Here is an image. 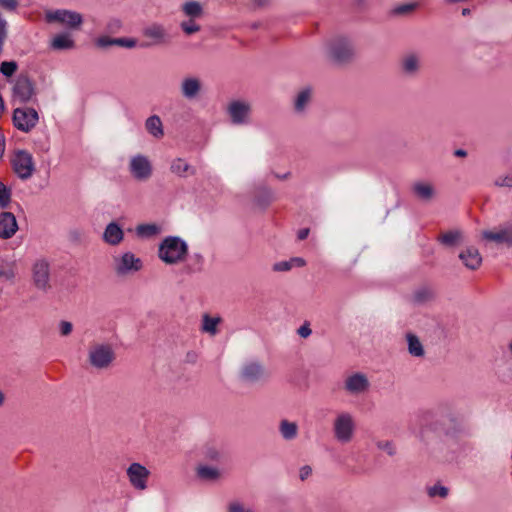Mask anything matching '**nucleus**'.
<instances>
[{
  "instance_id": "38",
  "label": "nucleus",
  "mask_w": 512,
  "mask_h": 512,
  "mask_svg": "<svg viewBox=\"0 0 512 512\" xmlns=\"http://www.w3.org/2000/svg\"><path fill=\"white\" fill-rule=\"evenodd\" d=\"M461 238V232L458 231V230H451V231H448L444 234H442L438 240L444 244V245H448V246H452L454 244H456Z\"/></svg>"
},
{
  "instance_id": "32",
  "label": "nucleus",
  "mask_w": 512,
  "mask_h": 512,
  "mask_svg": "<svg viewBox=\"0 0 512 512\" xmlns=\"http://www.w3.org/2000/svg\"><path fill=\"white\" fill-rule=\"evenodd\" d=\"M136 235L142 239H149L161 233V227L155 223L140 224L135 229Z\"/></svg>"
},
{
  "instance_id": "24",
  "label": "nucleus",
  "mask_w": 512,
  "mask_h": 512,
  "mask_svg": "<svg viewBox=\"0 0 512 512\" xmlns=\"http://www.w3.org/2000/svg\"><path fill=\"white\" fill-rule=\"evenodd\" d=\"M74 47L75 41L68 31L56 34L50 41V48L54 51L71 50Z\"/></svg>"
},
{
  "instance_id": "50",
  "label": "nucleus",
  "mask_w": 512,
  "mask_h": 512,
  "mask_svg": "<svg viewBox=\"0 0 512 512\" xmlns=\"http://www.w3.org/2000/svg\"><path fill=\"white\" fill-rule=\"evenodd\" d=\"M116 45L125 48H134L136 40L132 38H116Z\"/></svg>"
},
{
  "instance_id": "22",
  "label": "nucleus",
  "mask_w": 512,
  "mask_h": 512,
  "mask_svg": "<svg viewBox=\"0 0 512 512\" xmlns=\"http://www.w3.org/2000/svg\"><path fill=\"white\" fill-rule=\"evenodd\" d=\"M18 230V224L15 216L10 212L0 214V237L3 239L11 238Z\"/></svg>"
},
{
  "instance_id": "20",
  "label": "nucleus",
  "mask_w": 512,
  "mask_h": 512,
  "mask_svg": "<svg viewBox=\"0 0 512 512\" xmlns=\"http://www.w3.org/2000/svg\"><path fill=\"white\" fill-rule=\"evenodd\" d=\"M102 240L110 246H118L124 240V231L115 221L108 223L103 231Z\"/></svg>"
},
{
  "instance_id": "26",
  "label": "nucleus",
  "mask_w": 512,
  "mask_h": 512,
  "mask_svg": "<svg viewBox=\"0 0 512 512\" xmlns=\"http://www.w3.org/2000/svg\"><path fill=\"white\" fill-rule=\"evenodd\" d=\"M412 191L422 201H430L435 195L434 186L424 181L415 182L412 185Z\"/></svg>"
},
{
  "instance_id": "29",
  "label": "nucleus",
  "mask_w": 512,
  "mask_h": 512,
  "mask_svg": "<svg viewBox=\"0 0 512 512\" xmlns=\"http://www.w3.org/2000/svg\"><path fill=\"white\" fill-rule=\"evenodd\" d=\"M407 349L411 356L421 358L425 355V349L420 339L413 333L406 334Z\"/></svg>"
},
{
  "instance_id": "21",
  "label": "nucleus",
  "mask_w": 512,
  "mask_h": 512,
  "mask_svg": "<svg viewBox=\"0 0 512 512\" xmlns=\"http://www.w3.org/2000/svg\"><path fill=\"white\" fill-rule=\"evenodd\" d=\"M459 259L470 270H477L482 264V256L476 247L468 246L459 254Z\"/></svg>"
},
{
  "instance_id": "43",
  "label": "nucleus",
  "mask_w": 512,
  "mask_h": 512,
  "mask_svg": "<svg viewBox=\"0 0 512 512\" xmlns=\"http://www.w3.org/2000/svg\"><path fill=\"white\" fill-rule=\"evenodd\" d=\"M18 68V65L15 61H3L0 64V72L6 76L10 77L12 76Z\"/></svg>"
},
{
  "instance_id": "7",
  "label": "nucleus",
  "mask_w": 512,
  "mask_h": 512,
  "mask_svg": "<svg viewBox=\"0 0 512 512\" xmlns=\"http://www.w3.org/2000/svg\"><path fill=\"white\" fill-rule=\"evenodd\" d=\"M226 112L233 125L246 126L251 123L252 104L247 100H231L227 104Z\"/></svg>"
},
{
  "instance_id": "13",
  "label": "nucleus",
  "mask_w": 512,
  "mask_h": 512,
  "mask_svg": "<svg viewBox=\"0 0 512 512\" xmlns=\"http://www.w3.org/2000/svg\"><path fill=\"white\" fill-rule=\"evenodd\" d=\"M47 22H56L69 29L77 30L83 23V17L80 13L67 9L49 10L45 14Z\"/></svg>"
},
{
  "instance_id": "11",
  "label": "nucleus",
  "mask_w": 512,
  "mask_h": 512,
  "mask_svg": "<svg viewBox=\"0 0 512 512\" xmlns=\"http://www.w3.org/2000/svg\"><path fill=\"white\" fill-rule=\"evenodd\" d=\"M343 389L350 396H362L370 391L371 382L367 374L352 372L344 378Z\"/></svg>"
},
{
  "instance_id": "51",
  "label": "nucleus",
  "mask_w": 512,
  "mask_h": 512,
  "mask_svg": "<svg viewBox=\"0 0 512 512\" xmlns=\"http://www.w3.org/2000/svg\"><path fill=\"white\" fill-rule=\"evenodd\" d=\"M297 334L301 338H308L312 334V330L310 328V324L308 322H305L303 325H301L297 329Z\"/></svg>"
},
{
  "instance_id": "53",
  "label": "nucleus",
  "mask_w": 512,
  "mask_h": 512,
  "mask_svg": "<svg viewBox=\"0 0 512 512\" xmlns=\"http://www.w3.org/2000/svg\"><path fill=\"white\" fill-rule=\"evenodd\" d=\"M0 5L8 10H15L17 8V0H0Z\"/></svg>"
},
{
  "instance_id": "17",
  "label": "nucleus",
  "mask_w": 512,
  "mask_h": 512,
  "mask_svg": "<svg viewBox=\"0 0 512 512\" xmlns=\"http://www.w3.org/2000/svg\"><path fill=\"white\" fill-rule=\"evenodd\" d=\"M482 238L488 242L512 247V225L506 224L495 230H484Z\"/></svg>"
},
{
  "instance_id": "12",
  "label": "nucleus",
  "mask_w": 512,
  "mask_h": 512,
  "mask_svg": "<svg viewBox=\"0 0 512 512\" xmlns=\"http://www.w3.org/2000/svg\"><path fill=\"white\" fill-rule=\"evenodd\" d=\"M13 125L21 132L29 133L39 122L38 112L31 107L15 108L12 115Z\"/></svg>"
},
{
  "instance_id": "25",
  "label": "nucleus",
  "mask_w": 512,
  "mask_h": 512,
  "mask_svg": "<svg viewBox=\"0 0 512 512\" xmlns=\"http://www.w3.org/2000/svg\"><path fill=\"white\" fill-rule=\"evenodd\" d=\"M170 171L180 178H186L196 174V168L183 158L173 159L170 164Z\"/></svg>"
},
{
  "instance_id": "16",
  "label": "nucleus",
  "mask_w": 512,
  "mask_h": 512,
  "mask_svg": "<svg viewBox=\"0 0 512 512\" xmlns=\"http://www.w3.org/2000/svg\"><path fill=\"white\" fill-rule=\"evenodd\" d=\"M142 34L145 38L150 40L146 46L163 45L169 42L170 35L166 26L162 23L152 22L146 25Z\"/></svg>"
},
{
  "instance_id": "8",
  "label": "nucleus",
  "mask_w": 512,
  "mask_h": 512,
  "mask_svg": "<svg viewBox=\"0 0 512 512\" xmlns=\"http://www.w3.org/2000/svg\"><path fill=\"white\" fill-rule=\"evenodd\" d=\"M126 478L131 488L144 492L149 487L150 470L139 462L130 463L125 470Z\"/></svg>"
},
{
  "instance_id": "14",
  "label": "nucleus",
  "mask_w": 512,
  "mask_h": 512,
  "mask_svg": "<svg viewBox=\"0 0 512 512\" xmlns=\"http://www.w3.org/2000/svg\"><path fill=\"white\" fill-rule=\"evenodd\" d=\"M35 95V87L32 80L26 75H19L12 87V101L25 104L32 100Z\"/></svg>"
},
{
  "instance_id": "31",
  "label": "nucleus",
  "mask_w": 512,
  "mask_h": 512,
  "mask_svg": "<svg viewBox=\"0 0 512 512\" xmlns=\"http://www.w3.org/2000/svg\"><path fill=\"white\" fill-rule=\"evenodd\" d=\"M182 12L188 19L197 20L203 15V7L197 1H187L182 5Z\"/></svg>"
},
{
  "instance_id": "59",
  "label": "nucleus",
  "mask_w": 512,
  "mask_h": 512,
  "mask_svg": "<svg viewBox=\"0 0 512 512\" xmlns=\"http://www.w3.org/2000/svg\"><path fill=\"white\" fill-rule=\"evenodd\" d=\"M256 2L259 6H262L267 3V0H256Z\"/></svg>"
},
{
  "instance_id": "33",
  "label": "nucleus",
  "mask_w": 512,
  "mask_h": 512,
  "mask_svg": "<svg viewBox=\"0 0 512 512\" xmlns=\"http://www.w3.org/2000/svg\"><path fill=\"white\" fill-rule=\"evenodd\" d=\"M255 202L261 207H266L276 199L275 192L269 187H261L255 194Z\"/></svg>"
},
{
  "instance_id": "3",
  "label": "nucleus",
  "mask_w": 512,
  "mask_h": 512,
  "mask_svg": "<svg viewBox=\"0 0 512 512\" xmlns=\"http://www.w3.org/2000/svg\"><path fill=\"white\" fill-rule=\"evenodd\" d=\"M115 360V351L108 343L93 342L87 352L88 364L96 370L109 369Z\"/></svg>"
},
{
  "instance_id": "49",
  "label": "nucleus",
  "mask_w": 512,
  "mask_h": 512,
  "mask_svg": "<svg viewBox=\"0 0 512 512\" xmlns=\"http://www.w3.org/2000/svg\"><path fill=\"white\" fill-rule=\"evenodd\" d=\"M272 269L275 272H287V271L291 270L292 268H291L290 261L287 260V261H279V262L274 263Z\"/></svg>"
},
{
  "instance_id": "10",
  "label": "nucleus",
  "mask_w": 512,
  "mask_h": 512,
  "mask_svg": "<svg viewBox=\"0 0 512 512\" xmlns=\"http://www.w3.org/2000/svg\"><path fill=\"white\" fill-rule=\"evenodd\" d=\"M114 271L119 276L132 275L143 268V261L131 251H125L113 258Z\"/></svg>"
},
{
  "instance_id": "19",
  "label": "nucleus",
  "mask_w": 512,
  "mask_h": 512,
  "mask_svg": "<svg viewBox=\"0 0 512 512\" xmlns=\"http://www.w3.org/2000/svg\"><path fill=\"white\" fill-rule=\"evenodd\" d=\"M195 473L199 480L207 483L218 482L223 477V472L219 467L209 464H199Z\"/></svg>"
},
{
  "instance_id": "27",
  "label": "nucleus",
  "mask_w": 512,
  "mask_h": 512,
  "mask_svg": "<svg viewBox=\"0 0 512 512\" xmlns=\"http://www.w3.org/2000/svg\"><path fill=\"white\" fill-rule=\"evenodd\" d=\"M312 99V89L310 87L302 88L295 96L294 110L298 114L305 112Z\"/></svg>"
},
{
  "instance_id": "52",
  "label": "nucleus",
  "mask_w": 512,
  "mask_h": 512,
  "mask_svg": "<svg viewBox=\"0 0 512 512\" xmlns=\"http://www.w3.org/2000/svg\"><path fill=\"white\" fill-rule=\"evenodd\" d=\"M312 467L309 465H303L299 469V478L301 481L307 480L312 475Z\"/></svg>"
},
{
  "instance_id": "48",
  "label": "nucleus",
  "mask_w": 512,
  "mask_h": 512,
  "mask_svg": "<svg viewBox=\"0 0 512 512\" xmlns=\"http://www.w3.org/2000/svg\"><path fill=\"white\" fill-rule=\"evenodd\" d=\"M96 45L101 48H107L109 46L116 45V38L101 36L96 40Z\"/></svg>"
},
{
  "instance_id": "30",
  "label": "nucleus",
  "mask_w": 512,
  "mask_h": 512,
  "mask_svg": "<svg viewBox=\"0 0 512 512\" xmlns=\"http://www.w3.org/2000/svg\"><path fill=\"white\" fill-rule=\"evenodd\" d=\"M147 132L154 138H162L164 135L163 124L159 116L152 115L145 122Z\"/></svg>"
},
{
  "instance_id": "58",
  "label": "nucleus",
  "mask_w": 512,
  "mask_h": 512,
  "mask_svg": "<svg viewBox=\"0 0 512 512\" xmlns=\"http://www.w3.org/2000/svg\"><path fill=\"white\" fill-rule=\"evenodd\" d=\"M508 351L510 355L512 356V339L507 344Z\"/></svg>"
},
{
  "instance_id": "9",
  "label": "nucleus",
  "mask_w": 512,
  "mask_h": 512,
  "mask_svg": "<svg viewBox=\"0 0 512 512\" xmlns=\"http://www.w3.org/2000/svg\"><path fill=\"white\" fill-rule=\"evenodd\" d=\"M178 92L184 100L196 101L204 93V83L199 76L186 74L179 81Z\"/></svg>"
},
{
  "instance_id": "2",
  "label": "nucleus",
  "mask_w": 512,
  "mask_h": 512,
  "mask_svg": "<svg viewBox=\"0 0 512 512\" xmlns=\"http://www.w3.org/2000/svg\"><path fill=\"white\" fill-rule=\"evenodd\" d=\"M331 428L335 441L341 445H347L351 443L356 436V418L349 411H338L333 417Z\"/></svg>"
},
{
  "instance_id": "42",
  "label": "nucleus",
  "mask_w": 512,
  "mask_h": 512,
  "mask_svg": "<svg viewBox=\"0 0 512 512\" xmlns=\"http://www.w3.org/2000/svg\"><path fill=\"white\" fill-rule=\"evenodd\" d=\"M11 200V190L0 181V207L7 208Z\"/></svg>"
},
{
  "instance_id": "41",
  "label": "nucleus",
  "mask_w": 512,
  "mask_h": 512,
  "mask_svg": "<svg viewBox=\"0 0 512 512\" xmlns=\"http://www.w3.org/2000/svg\"><path fill=\"white\" fill-rule=\"evenodd\" d=\"M203 455L206 460L215 462L220 461L222 457L220 450L214 446H206Z\"/></svg>"
},
{
  "instance_id": "15",
  "label": "nucleus",
  "mask_w": 512,
  "mask_h": 512,
  "mask_svg": "<svg viewBox=\"0 0 512 512\" xmlns=\"http://www.w3.org/2000/svg\"><path fill=\"white\" fill-rule=\"evenodd\" d=\"M32 280L38 290L46 292L50 289V264L47 260L38 259L34 262Z\"/></svg>"
},
{
  "instance_id": "61",
  "label": "nucleus",
  "mask_w": 512,
  "mask_h": 512,
  "mask_svg": "<svg viewBox=\"0 0 512 512\" xmlns=\"http://www.w3.org/2000/svg\"><path fill=\"white\" fill-rule=\"evenodd\" d=\"M462 14H463V15H467V14H469V10H468V9H464V10L462 11Z\"/></svg>"
},
{
  "instance_id": "47",
  "label": "nucleus",
  "mask_w": 512,
  "mask_h": 512,
  "mask_svg": "<svg viewBox=\"0 0 512 512\" xmlns=\"http://www.w3.org/2000/svg\"><path fill=\"white\" fill-rule=\"evenodd\" d=\"M58 327L61 336H68L73 331V324L66 320L60 321Z\"/></svg>"
},
{
  "instance_id": "36",
  "label": "nucleus",
  "mask_w": 512,
  "mask_h": 512,
  "mask_svg": "<svg viewBox=\"0 0 512 512\" xmlns=\"http://www.w3.org/2000/svg\"><path fill=\"white\" fill-rule=\"evenodd\" d=\"M426 493L430 498L445 499L449 495V489L440 483H435L427 486Z\"/></svg>"
},
{
  "instance_id": "23",
  "label": "nucleus",
  "mask_w": 512,
  "mask_h": 512,
  "mask_svg": "<svg viewBox=\"0 0 512 512\" xmlns=\"http://www.w3.org/2000/svg\"><path fill=\"white\" fill-rule=\"evenodd\" d=\"M421 68V56L410 52L403 56L401 60V70L406 76H415Z\"/></svg>"
},
{
  "instance_id": "39",
  "label": "nucleus",
  "mask_w": 512,
  "mask_h": 512,
  "mask_svg": "<svg viewBox=\"0 0 512 512\" xmlns=\"http://www.w3.org/2000/svg\"><path fill=\"white\" fill-rule=\"evenodd\" d=\"M15 275V264L13 262L0 263V277L6 280H13Z\"/></svg>"
},
{
  "instance_id": "57",
  "label": "nucleus",
  "mask_w": 512,
  "mask_h": 512,
  "mask_svg": "<svg viewBox=\"0 0 512 512\" xmlns=\"http://www.w3.org/2000/svg\"><path fill=\"white\" fill-rule=\"evenodd\" d=\"M456 156L458 157H464L467 155L466 151L465 150H462V149H458L455 151L454 153Z\"/></svg>"
},
{
  "instance_id": "6",
  "label": "nucleus",
  "mask_w": 512,
  "mask_h": 512,
  "mask_svg": "<svg viewBox=\"0 0 512 512\" xmlns=\"http://www.w3.org/2000/svg\"><path fill=\"white\" fill-rule=\"evenodd\" d=\"M127 170L131 177L138 182H146L153 175V165L148 156L137 153L130 156Z\"/></svg>"
},
{
  "instance_id": "5",
  "label": "nucleus",
  "mask_w": 512,
  "mask_h": 512,
  "mask_svg": "<svg viewBox=\"0 0 512 512\" xmlns=\"http://www.w3.org/2000/svg\"><path fill=\"white\" fill-rule=\"evenodd\" d=\"M11 165L17 177L24 181L30 179L36 170L32 154L24 149H17L13 152Z\"/></svg>"
},
{
  "instance_id": "44",
  "label": "nucleus",
  "mask_w": 512,
  "mask_h": 512,
  "mask_svg": "<svg viewBox=\"0 0 512 512\" xmlns=\"http://www.w3.org/2000/svg\"><path fill=\"white\" fill-rule=\"evenodd\" d=\"M417 7H418V3H416V2L400 4L393 9V13L397 14V15L408 14V13L414 11Z\"/></svg>"
},
{
  "instance_id": "55",
  "label": "nucleus",
  "mask_w": 512,
  "mask_h": 512,
  "mask_svg": "<svg viewBox=\"0 0 512 512\" xmlns=\"http://www.w3.org/2000/svg\"><path fill=\"white\" fill-rule=\"evenodd\" d=\"M308 235H309V229L308 228H304V229L299 230L297 236H298L299 240H304V239H306L308 237Z\"/></svg>"
},
{
  "instance_id": "37",
  "label": "nucleus",
  "mask_w": 512,
  "mask_h": 512,
  "mask_svg": "<svg viewBox=\"0 0 512 512\" xmlns=\"http://www.w3.org/2000/svg\"><path fill=\"white\" fill-rule=\"evenodd\" d=\"M226 512H253L240 498H232L226 504Z\"/></svg>"
},
{
  "instance_id": "45",
  "label": "nucleus",
  "mask_w": 512,
  "mask_h": 512,
  "mask_svg": "<svg viewBox=\"0 0 512 512\" xmlns=\"http://www.w3.org/2000/svg\"><path fill=\"white\" fill-rule=\"evenodd\" d=\"M378 449L384 451L389 456H393L396 453L395 445L392 441L389 440H381L376 443Z\"/></svg>"
},
{
  "instance_id": "18",
  "label": "nucleus",
  "mask_w": 512,
  "mask_h": 512,
  "mask_svg": "<svg viewBox=\"0 0 512 512\" xmlns=\"http://www.w3.org/2000/svg\"><path fill=\"white\" fill-rule=\"evenodd\" d=\"M267 376L264 367L258 362L245 363L240 371V377L248 383H256Z\"/></svg>"
},
{
  "instance_id": "4",
  "label": "nucleus",
  "mask_w": 512,
  "mask_h": 512,
  "mask_svg": "<svg viewBox=\"0 0 512 512\" xmlns=\"http://www.w3.org/2000/svg\"><path fill=\"white\" fill-rule=\"evenodd\" d=\"M325 53L333 61L344 63L352 59L354 44L346 36H336L325 44Z\"/></svg>"
},
{
  "instance_id": "34",
  "label": "nucleus",
  "mask_w": 512,
  "mask_h": 512,
  "mask_svg": "<svg viewBox=\"0 0 512 512\" xmlns=\"http://www.w3.org/2000/svg\"><path fill=\"white\" fill-rule=\"evenodd\" d=\"M221 322L220 317H211L208 314H204L202 316V325L201 330L205 333H208L211 336H214L218 333V325Z\"/></svg>"
},
{
  "instance_id": "28",
  "label": "nucleus",
  "mask_w": 512,
  "mask_h": 512,
  "mask_svg": "<svg viewBox=\"0 0 512 512\" xmlns=\"http://www.w3.org/2000/svg\"><path fill=\"white\" fill-rule=\"evenodd\" d=\"M298 425L296 422L283 419L279 423V433L285 441H293L298 436Z\"/></svg>"
},
{
  "instance_id": "35",
  "label": "nucleus",
  "mask_w": 512,
  "mask_h": 512,
  "mask_svg": "<svg viewBox=\"0 0 512 512\" xmlns=\"http://www.w3.org/2000/svg\"><path fill=\"white\" fill-rule=\"evenodd\" d=\"M204 257L200 253L191 255L189 262L185 267L187 274H195L203 271Z\"/></svg>"
},
{
  "instance_id": "40",
  "label": "nucleus",
  "mask_w": 512,
  "mask_h": 512,
  "mask_svg": "<svg viewBox=\"0 0 512 512\" xmlns=\"http://www.w3.org/2000/svg\"><path fill=\"white\" fill-rule=\"evenodd\" d=\"M180 27L186 35H192L200 31V25L196 23V20L192 19L182 21Z\"/></svg>"
},
{
  "instance_id": "46",
  "label": "nucleus",
  "mask_w": 512,
  "mask_h": 512,
  "mask_svg": "<svg viewBox=\"0 0 512 512\" xmlns=\"http://www.w3.org/2000/svg\"><path fill=\"white\" fill-rule=\"evenodd\" d=\"M494 183L498 187L512 188V173L497 177Z\"/></svg>"
},
{
  "instance_id": "56",
  "label": "nucleus",
  "mask_w": 512,
  "mask_h": 512,
  "mask_svg": "<svg viewBox=\"0 0 512 512\" xmlns=\"http://www.w3.org/2000/svg\"><path fill=\"white\" fill-rule=\"evenodd\" d=\"M4 151H5V141H4V137H3V136H0V157H2V156H3Z\"/></svg>"
},
{
  "instance_id": "1",
  "label": "nucleus",
  "mask_w": 512,
  "mask_h": 512,
  "mask_svg": "<svg viewBox=\"0 0 512 512\" xmlns=\"http://www.w3.org/2000/svg\"><path fill=\"white\" fill-rule=\"evenodd\" d=\"M157 254L165 264L177 265L186 259L188 244L179 236H167L160 242Z\"/></svg>"
},
{
  "instance_id": "60",
  "label": "nucleus",
  "mask_w": 512,
  "mask_h": 512,
  "mask_svg": "<svg viewBox=\"0 0 512 512\" xmlns=\"http://www.w3.org/2000/svg\"><path fill=\"white\" fill-rule=\"evenodd\" d=\"M4 402V394L0 391V406L3 404Z\"/></svg>"
},
{
  "instance_id": "54",
  "label": "nucleus",
  "mask_w": 512,
  "mask_h": 512,
  "mask_svg": "<svg viewBox=\"0 0 512 512\" xmlns=\"http://www.w3.org/2000/svg\"><path fill=\"white\" fill-rule=\"evenodd\" d=\"M291 268L293 267H303L306 265V261L301 257H293L289 259Z\"/></svg>"
}]
</instances>
